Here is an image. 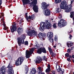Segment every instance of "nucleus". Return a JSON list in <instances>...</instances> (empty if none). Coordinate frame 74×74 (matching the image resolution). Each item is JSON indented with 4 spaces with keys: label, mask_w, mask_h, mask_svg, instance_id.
Segmentation results:
<instances>
[{
    "label": "nucleus",
    "mask_w": 74,
    "mask_h": 74,
    "mask_svg": "<svg viewBox=\"0 0 74 74\" xmlns=\"http://www.w3.org/2000/svg\"><path fill=\"white\" fill-rule=\"evenodd\" d=\"M52 25L51 23H49L48 21H47L46 23L42 22L40 23V27H39V30L41 32L44 30V28L46 29H49L52 27Z\"/></svg>",
    "instance_id": "1"
},
{
    "label": "nucleus",
    "mask_w": 74,
    "mask_h": 74,
    "mask_svg": "<svg viewBox=\"0 0 74 74\" xmlns=\"http://www.w3.org/2000/svg\"><path fill=\"white\" fill-rule=\"evenodd\" d=\"M49 4H47L45 2H42V8L45 12V16H49L51 14V11L48 9Z\"/></svg>",
    "instance_id": "2"
},
{
    "label": "nucleus",
    "mask_w": 74,
    "mask_h": 74,
    "mask_svg": "<svg viewBox=\"0 0 74 74\" xmlns=\"http://www.w3.org/2000/svg\"><path fill=\"white\" fill-rule=\"evenodd\" d=\"M40 47L39 46V45L38 44H36L35 46V47L32 48L29 51L28 50L27 51V50H26L25 54V57L26 59H28L30 57V55H31L33 53L35 49H38Z\"/></svg>",
    "instance_id": "3"
},
{
    "label": "nucleus",
    "mask_w": 74,
    "mask_h": 74,
    "mask_svg": "<svg viewBox=\"0 0 74 74\" xmlns=\"http://www.w3.org/2000/svg\"><path fill=\"white\" fill-rule=\"evenodd\" d=\"M26 37L25 34H23L21 36V37H18L17 38L18 44L19 47L21 46L22 44H24V40L25 39Z\"/></svg>",
    "instance_id": "4"
},
{
    "label": "nucleus",
    "mask_w": 74,
    "mask_h": 74,
    "mask_svg": "<svg viewBox=\"0 0 74 74\" xmlns=\"http://www.w3.org/2000/svg\"><path fill=\"white\" fill-rule=\"evenodd\" d=\"M25 60V58L23 57V56H21L19 57L18 58V59L15 62V65L16 66H18L21 65L22 64L24 60Z\"/></svg>",
    "instance_id": "5"
},
{
    "label": "nucleus",
    "mask_w": 74,
    "mask_h": 74,
    "mask_svg": "<svg viewBox=\"0 0 74 74\" xmlns=\"http://www.w3.org/2000/svg\"><path fill=\"white\" fill-rule=\"evenodd\" d=\"M37 3V0H34L31 3V4L33 5V7L32 9L35 12H38V7L36 5Z\"/></svg>",
    "instance_id": "6"
},
{
    "label": "nucleus",
    "mask_w": 74,
    "mask_h": 74,
    "mask_svg": "<svg viewBox=\"0 0 74 74\" xmlns=\"http://www.w3.org/2000/svg\"><path fill=\"white\" fill-rule=\"evenodd\" d=\"M67 23L65 20L62 19L60 20V21H58V26H59L60 25L61 27L65 26H66Z\"/></svg>",
    "instance_id": "7"
},
{
    "label": "nucleus",
    "mask_w": 74,
    "mask_h": 74,
    "mask_svg": "<svg viewBox=\"0 0 74 74\" xmlns=\"http://www.w3.org/2000/svg\"><path fill=\"white\" fill-rule=\"evenodd\" d=\"M29 30L27 32V34L28 36H30L31 37L33 36V34H34V36H37V32L35 31V30H32V29H31L30 30Z\"/></svg>",
    "instance_id": "8"
},
{
    "label": "nucleus",
    "mask_w": 74,
    "mask_h": 74,
    "mask_svg": "<svg viewBox=\"0 0 74 74\" xmlns=\"http://www.w3.org/2000/svg\"><path fill=\"white\" fill-rule=\"evenodd\" d=\"M10 63L7 68L9 69L8 70V73H9V74H14V70H13V68H12L11 66H10Z\"/></svg>",
    "instance_id": "9"
},
{
    "label": "nucleus",
    "mask_w": 74,
    "mask_h": 74,
    "mask_svg": "<svg viewBox=\"0 0 74 74\" xmlns=\"http://www.w3.org/2000/svg\"><path fill=\"white\" fill-rule=\"evenodd\" d=\"M16 26V24H14L10 26V29L11 30V32L12 33H14L15 31V32L16 31L17 27Z\"/></svg>",
    "instance_id": "10"
},
{
    "label": "nucleus",
    "mask_w": 74,
    "mask_h": 74,
    "mask_svg": "<svg viewBox=\"0 0 74 74\" xmlns=\"http://www.w3.org/2000/svg\"><path fill=\"white\" fill-rule=\"evenodd\" d=\"M57 66H58L59 67L58 69H57ZM56 69H57V71L58 72H60V71H61L60 72V73H61V74H63V73H64V70L62 69H62L60 68V66L59 65H56Z\"/></svg>",
    "instance_id": "11"
},
{
    "label": "nucleus",
    "mask_w": 74,
    "mask_h": 74,
    "mask_svg": "<svg viewBox=\"0 0 74 74\" xmlns=\"http://www.w3.org/2000/svg\"><path fill=\"white\" fill-rule=\"evenodd\" d=\"M46 36H47V34L44 33H40L38 34V36L40 38L44 39V38H46Z\"/></svg>",
    "instance_id": "12"
},
{
    "label": "nucleus",
    "mask_w": 74,
    "mask_h": 74,
    "mask_svg": "<svg viewBox=\"0 0 74 74\" xmlns=\"http://www.w3.org/2000/svg\"><path fill=\"white\" fill-rule=\"evenodd\" d=\"M5 68L4 66H2L1 69V71L0 72V74H5Z\"/></svg>",
    "instance_id": "13"
},
{
    "label": "nucleus",
    "mask_w": 74,
    "mask_h": 74,
    "mask_svg": "<svg viewBox=\"0 0 74 74\" xmlns=\"http://www.w3.org/2000/svg\"><path fill=\"white\" fill-rule=\"evenodd\" d=\"M65 2H66L65 1H62L60 4V8L61 9L64 10V4H65Z\"/></svg>",
    "instance_id": "14"
},
{
    "label": "nucleus",
    "mask_w": 74,
    "mask_h": 74,
    "mask_svg": "<svg viewBox=\"0 0 74 74\" xmlns=\"http://www.w3.org/2000/svg\"><path fill=\"white\" fill-rule=\"evenodd\" d=\"M47 36L48 39L49 38H53V33L52 32H49L47 33Z\"/></svg>",
    "instance_id": "15"
},
{
    "label": "nucleus",
    "mask_w": 74,
    "mask_h": 74,
    "mask_svg": "<svg viewBox=\"0 0 74 74\" xmlns=\"http://www.w3.org/2000/svg\"><path fill=\"white\" fill-rule=\"evenodd\" d=\"M41 61H42L41 58L40 57H38L36 59L35 63H40Z\"/></svg>",
    "instance_id": "16"
},
{
    "label": "nucleus",
    "mask_w": 74,
    "mask_h": 74,
    "mask_svg": "<svg viewBox=\"0 0 74 74\" xmlns=\"http://www.w3.org/2000/svg\"><path fill=\"white\" fill-rule=\"evenodd\" d=\"M22 2L23 3V5H25V4H29L30 1L29 0H22Z\"/></svg>",
    "instance_id": "17"
},
{
    "label": "nucleus",
    "mask_w": 74,
    "mask_h": 74,
    "mask_svg": "<svg viewBox=\"0 0 74 74\" xmlns=\"http://www.w3.org/2000/svg\"><path fill=\"white\" fill-rule=\"evenodd\" d=\"M37 73L36 69L34 68H32L30 72L31 74H35Z\"/></svg>",
    "instance_id": "18"
},
{
    "label": "nucleus",
    "mask_w": 74,
    "mask_h": 74,
    "mask_svg": "<svg viewBox=\"0 0 74 74\" xmlns=\"http://www.w3.org/2000/svg\"><path fill=\"white\" fill-rule=\"evenodd\" d=\"M22 28L21 27H19L17 29V32L19 35L21 34V33H22Z\"/></svg>",
    "instance_id": "19"
},
{
    "label": "nucleus",
    "mask_w": 74,
    "mask_h": 74,
    "mask_svg": "<svg viewBox=\"0 0 74 74\" xmlns=\"http://www.w3.org/2000/svg\"><path fill=\"white\" fill-rule=\"evenodd\" d=\"M68 47H71L73 45V43L70 41L66 43Z\"/></svg>",
    "instance_id": "20"
},
{
    "label": "nucleus",
    "mask_w": 74,
    "mask_h": 74,
    "mask_svg": "<svg viewBox=\"0 0 74 74\" xmlns=\"http://www.w3.org/2000/svg\"><path fill=\"white\" fill-rule=\"evenodd\" d=\"M40 48L42 51V52L44 53H47V50H46V49L45 47H40Z\"/></svg>",
    "instance_id": "21"
},
{
    "label": "nucleus",
    "mask_w": 74,
    "mask_h": 74,
    "mask_svg": "<svg viewBox=\"0 0 74 74\" xmlns=\"http://www.w3.org/2000/svg\"><path fill=\"white\" fill-rule=\"evenodd\" d=\"M37 53L38 54H41L42 53V51L41 48L38 49L36 51Z\"/></svg>",
    "instance_id": "22"
},
{
    "label": "nucleus",
    "mask_w": 74,
    "mask_h": 74,
    "mask_svg": "<svg viewBox=\"0 0 74 74\" xmlns=\"http://www.w3.org/2000/svg\"><path fill=\"white\" fill-rule=\"evenodd\" d=\"M32 19V20H33V18H32V16H29L28 17V16L27 17V18H26V20H27V22H30V20H29V19Z\"/></svg>",
    "instance_id": "23"
},
{
    "label": "nucleus",
    "mask_w": 74,
    "mask_h": 74,
    "mask_svg": "<svg viewBox=\"0 0 74 74\" xmlns=\"http://www.w3.org/2000/svg\"><path fill=\"white\" fill-rule=\"evenodd\" d=\"M64 5V9H68V7H69V6H68L67 4L66 3V2H65V4Z\"/></svg>",
    "instance_id": "24"
},
{
    "label": "nucleus",
    "mask_w": 74,
    "mask_h": 74,
    "mask_svg": "<svg viewBox=\"0 0 74 74\" xmlns=\"http://www.w3.org/2000/svg\"><path fill=\"white\" fill-rule=\"evenodd\" d=\"M62 1V0H55V3L56 4H58Z\"/></svg>",
    "instance_id": "25"
},
{
    "label": "nucleus",
    "mask_w": 74,
    "mask_h": 74,
    "mask_svg": "<svg viewBox=\"0 0 74 74\" xmlns=\"http://www.w3.org/2000/svg\"><path fill=\"white\" fill-rule=\"evenodd\" d=\"M61 9H60L59 8H58L56 10V13H57V14H58L61 11Z\"/></svg>",
    "instance_id": "26"
},
{
    "label": "nucleus",
    "mask_w": 74,
    "mask_h": 74,
    "mask_svg": "<svg viewBox=\"0 0 74 74\" xmlns=\"http://www.w3.org/2000/svg\"><path fill=\"white\" fill-rule=\"evenodd\" d=\"M48 50L51 55H52V52H53L52 51V49L50 47H49Z\"/></svg>",
    "instance_id": "27"
},
{
    "label": "nucleus",
    "mask_w": 74,
    "mask_h": 74,
    "mask_svg": "<svg viewBox=\"0 0 74 74\" xmlns=\"http://www.w3.org/2000/svg\"><path fill=\"white\" fill-rule=\"evenodd\" d=\"M1 16L0 15V18H1V17H2V16H3L2 19H3V21L4 20L3 19H4V17H4V13H1Z\"/></svg>",
    "instance_id": "28"
},
{
    "label": "nucleus",
    "mask_w": 74,
    "mask_h": 74,
    "mask_svg": "<svg viewBox=\"0 0 74 74\" xmlns=\"http://www.w3.org/2000/svg\"><path fill=\"white\" fill-rule=\"evenodd\" d=\"M49 41H50V42H53V38H49Z\"/></svg>",
    "instance_id": "29"
},
{
    "label": "nucleus",
    "mask_w": 74,
    "mask_h": 74,
    "mask_svg": "<svg viewBox=\"0 0 74 74\" xmlns=\"http://www.w3.org/2000/svg\"><path fill=\"white\" fill-rule=\"evenodd\" d=\"M51 55L52 57H55L56 56V53H54V52H52L51 54Z\"/></svg>",
    "instance_id": "30"
},
{
    "label": "nucleus",
    "mask_w": 74,
    "mask_h": 74,
    "mask_svg": "<svg viewBox=\"0 0 74 74\" xmlns=\"http://www.w3.org/2000/svg\"><path fill=\"white\" fill-rule=\"evenodd\" d=\"M25 71H26L25 72V74H27V73H28V72H29V68H28V67L26 68L25 69Z\"/></svg>",
    "instance_id": "31"
},
{
    "label": "nucleus",
    "mask_w": 74,
    "mask_h": 74,
    "mask_svg": "<svg viewBox=\"0 0 74 74\" xmlns=\"http://www.w3.org/2000/svg\"><path fill=\"white\" fill-rule=\"evenodd\" d=\"M48 69H47L46 70V73H47V72H48V71H50V70L51 69V68L50 67H47Z\"/></svg>",
    "instance_id": "32"
},
{
    "label": "nucleus",
    "mask_w": 74,
    "mask_h": 74,
    "mask_svg": "<svg viewBox=\"0 0 74 74\" xmlns=\"http://www.w3.org/2000/svg\"><path fill=\"white\" fill-rule=\"evenodd\" d=\"M71 8H69V9L66 10V12H70V11H71Z\"/></svg>",
    "instance_id": "33"
},
{
    "label": "nucleus",
    "mask_w": 74,
    "mask_h": 74,
    "mask_svg": "<svg viewBox=\"0 0 74 74\" xmlns=\"http://www.w3.org/2000/svg\"><path fill=\"white\" fill-rule=\"evenodd\" d=\"M43 59L44 60H45L46 61V62H47V57H45V56H44L43 57Z\"/></svg>",
    "instance_id": "34"
},
{
    "label": "nucleus",
    "mask_w": 74,
    "mask_h": 74,
    "mask_svg": "<svg viewBox=\"0 0 74 74\" xmlns=\"http://www.w3.org/2000/svg\"><path fill=\"white\" fill-rule=\"evenodd\" d=\"M58 38H57V37H56V36H55V38H54V40L55 41H56V42H57V41H58Z\"/></svg>",
    "instance_id": "35"
},
{
    "label": "nucleus",
    "mask_w": 74,
    "mask_h": 74,
    "mask_svg": "<svg viewBox=\"0 0 74 74\" xmlns=\"http://www.w3.org/2000/svg\"><path fill=\"white\" fill-rule=\"evenodd\" d=\"M53 26L54 29H56V23L54 24L53 25Z\"/></svg>",
    "instance_id": "36"
},
{
    "label": "nucleus",
    "mask_w": 74,
    "mask_h": 74,
    "mask_svg": "<svg viewBox=\"0 0 74 74\" xmlns=\"http://www.w3.org/2000/svg\"><path fill=\"white\" fill-rule=\"evenodd\" d=\"M25 45H28V41H25L24 43Z\"/></svg>",
    "instance_id": "37"
},
{
    "label": "nucleus",
    "mask_w": 74,
    "mask_h": 74,
    "mask_svg": "<svg viewBox=\"0 0 74 74\" xmlns=\"http://www.w3.org/2000/svg\"><path fill=\"white\" fill-rule=\"evenodd\" d=\"M65 56L66 57H67V58H68L69 56V53H66L65 54Z\"/></svg>",
    "instance_id": "38"
},
{
    "label": "nucleus",
    "mask_w": 74,
    "mask_h": 74,
    "mask_svg": "<svg viewBox=\"0 0 74 74\" xmlns=\"http://www.w3.org/2000/svg\"><path fill=\"white\" fill-rule=\"evenodd\" d=\"M67 52L68 53H70V52H71V49H68Z\"/></svg>",
    "instance_id": "39"
},
{
    "label": "nucleus",
    "mask_w": 74,
    "mask_h": 74,
    "mask_svg": "<svg viewBox=\"0 0 74 74\" xmlns=\"http://www.w3.org/2000/svg\"><path fill=\"white\" fill-rule=\"evenodd\" d=\"M42 71H39L38 72V74H42Z\"/></svg>",
    "instance_id": "40"
},
{
    "label": "nucleus",
    "mask_w": 74,
    "mask_h": 74,
    "mask_svg": "<svg viewBox=\"0 0 74 74\" xmlns=\"http://www.w3.org/2000/svg\"><path fill=\"white\" fill-rule=\"evenodd\" d=\"M3 25V26L5 27V29L6 30H7V28L5 27V23H4Z\"/></svg>",
    "instance_id": "41"
},
{
    "label": "nucleus",
    "mask_w": 74,
    "mask_h": 74,
    "mask_svg": "<svg viewBox=\"0 0 74 74\" xmlns=\"http://www.w3.org/2000/svg\"><path fill=\"white\" fill-rule=\"evenodd\" d=\"M2 3H3V1L2 0H0V6L1 5Z\"/></svg>",
    "instance_id": "42"
},
{
    "label": "nucleus",
    "mask_w": 74,
    "mask_h": 74,
    "mask_svg": "<svg viewBox=\"0 0 74 74\" xmlns=\"http://www.w3.org/2000/svg\"><path fill=\"white\" fill-rule=\"evenodd\" d=\"M67 60L68 62H71V60H70V58H67Z\"/></svg>",
    "instance_id": "43"
},
{
    "label": "nucleus",
    "mask_w": 74,
    "mask_h": 74,
    "mask_svg": "<svg viewBox=\"0 0 74 74\" xmlns=\"http://www.w3.org/2000/svg\"><path fill=\"white\" fill-rule=\"evenodd\" d=\"M25 18H27V17L28 16H27V13H25Z\"/></svg>",
    "instance_id": "44"
},
{
    "label": "nucleus",
    "mask_w": 74,
    "mask_h": 74,
    "mask_svg": "<svg viewBox=\"0 0 74 74\" xmlns=\"http://www.w3.org/2000/svg\"><path fill=\"white\" fill-rule=\"evenodd\" d=\"M38 69L39 70V71H42V70H41V67H39L38 68Z\"/></svg>",
    "instance_id": "45"
},
{
    "label": "nucleus",
    "mask_w": 74,
    "mask_h": 74,
    "mask_svg": "<svg viewBox=\"0 0 74 74\" xmlns=\"http://www.w3.org/2000/svg\"><path fill=\"white\" fill-rule=\"evenodd\" d=\"M74 0H71V4H73V3H74Z\"/></svg>",
    "instance_id": "46"
},
{
    "label": "nucleus",
    "mask_w": 74,
    "mask_h": 74,
    "mask_svg": "<svg viewBox=\"0 0 74 74\" xmlns=\"http://www.w3.org/2000/svg\"><path fill=\"white\" fill-rule=\"evenodd\" d=\"M31 17H32V18H33H33H34V14L32 15L31 16Z\"/></svg>",
    "instance_id": "47"
},
{
    "label": "nucleus",
    "mask_w": 74,
    "mask_h": 74,
    "mask_svg": "<svg viewBox=\"0 0 74 74\" xmlns=\"http://www.w3.org/2000/svg\"><path fill=\"white\" fill-rule=\"evenodd\" d=\"M52 74H55V71H52Z\"/></svg>",
    "instance_id": "48"
},
{
    "label": "nucleus",
    "mask_w": 74,
    "mask_h": 74,
    "mask_svg": "<svg viewBox=\"0 0 74 74\" xmlns=\"http://www.w3.org/2000/svg\"><path fill=\"white\" fill-rule=\"evenodd\" d=\"M69 58H70H70H72V56H71V55H69Z\"/></svg>",
    "instance_id": "49"
},
{
    "label": "nucleus",
    "mask_w": 74,
    "mask_h": 74,
    "mask_svg": "<svg viewBox=\"0 0 74 74\" xmlns=\"http://www.w3.org/2000/svg\"><path fill=\"white\" fill-rule=\"evenodd\" d=\"M21 21L23 22V18H22L21 19V20H20Z\"/></svg>",
    "instance_id": "50"
},
{
    "label": "nucleus",
    "mask_w": 74,
    "mask_h": 74,
    "mask_svg": "<svg viewBox=\"0 0 74 74\" xmlns=\"http://www.w3.org/2000/svg\"><path fill=\"white\" fill-rule=\"evenodd\" d=\"M58 45H59L60 46H61V45H62V44L60 43H59L58 44Z\"/></svg>",
    "instance_id": "51"
},
{
    "label": "nucleus",
    "mask_w": 74,
    "mask_h": 74,
    "mask_svg": "<svg viewBox=\"0 0 74 74\" xmlns=\"http://www.w3.org/2000/svg\"><path fill=\"white\" fill-rule=\"evenodd\" d=\"M22 22H23L20 20V23H19V24H21Z\"/></svg>",
    "instance_id": "52"
},
{
    "label": "nucleus",
    "mask_w": 74,
    "mask_h": 74,
    "mask_svg": "<svg viewBox=\"0 0 74 74\" xmlns=\"http://www.w3.org/2000/svg\"><path fill=\"white\" fill-rule=\"evenodd\" d=\"M47 73V74H49V73H50V72H49V71H48V72H46Z\"/></svg>",
    "instance_id": "53"
},
{
    "label": "nucleus",
    "mask_w": 74,
    "mask_h": 74,
    "mask_svg": "<svg viewBox=\"0 0 74 74\" xmlns=\"http://www.w3.org/2000/svg\"><path fill=\"white\" fill-rule=\"evenodd\" d=\"M74 49V47H72L71 48V50H73Z\"/></svg>",
    "instance_id": "54"
},
{
    "label": "nucleus",
    "mask_w": 74,
    "mask_h": 74,
    "mask_svg": "<svg viewBox=\"0 0 74 74\" xmlns=\"http://www.w3.org/2000/svg\"><path fill=\"white\" fill-rule=\"evenodd\" d=\"M50 67V64H48L47 65V67Z\"/></svg>",
    "instance_id": "55"
},
{
    "label": "nucleus",
    "mask_w": 74,
    "mask_h": 74,
    "mask_svg": "<svg viewBox=\"0 0 74 74\" xmlns=\"http://www.w3.org/2000/svg\"><path fill=\"white\" fill-rule=\"evenodd\" d=\"M69 37H72V35H71V34H70L69 35Z\"/></svg>",
    "instance_id": "56"
},
{
    "label": "nucleus",
    "mask_w": 74,
    "mask_h": 74,
    "mask_svg": "<svg viewBox=\"0 0 74 74\" xmlns=\"http://www.w3.org/2000/svg\"><path fill=\"white\" fill-rule=\"evenodd\" d=\"M72 37H70V36L69 37V38L70 39V40H71V38Z\"/></svg>",
    "instance_id": "57"
},
{
    "label": "nucleus",
    "mask_w": 74,
    "mask_h": 74,
    "mask_svg": "<svg viewBox=\"0 0 74 74\" xmlns=\"http://www.w3.org/2000/svg\"><path fill=\"white\" fill-rule=\"evenodd\" d=\"M72 57L73 58H74V55H73L72 56Z\"/></svg>",
    "instance_id": "58"
},
{
    "label": "nucleus",
    "mask_w": 74,
    "mask_h": 74,
    "mask_svg": "<svg viewBox=\"0 0 74 74\" xmlns=\"http://www.w3.org/2000/svg\"><path fill=\"white\" fill-rule=\"evenodd\" d=\"M53 47H54V48H56V45H54V46H53Z\"/></svg>",
    "instance_id": "59"
},
{
    "label": "nucleus",
    "mask_w": 74,
    "mask_h": 74,
    "mask_svg": "<svg viewBox=\"0 0 74 74\" xmlns=\"http://www.w3.org/2000/svg\"><path fill=\"white\" fill-rule=\"evenodd\" d=\"M72 61H73V63H74V60L73 59L72 60Z\"/></svg>",
    "instance_id": "60"
},
{
    "label": "nucleus",
    "mask_w": 74,
    "mask_h": 74,
    "mask_svg": "<svg viewBox=\"0 0 74 74\" xmlns=\"http://www.w3.org/2000/svg\"><path fill=\"white\" fill-rule=\"evenodd\" d=\"M73 21H74V17H73Z\"/></svg>",
    "instance_id": "61"
},
{
    "label": "nucleus",
    "mask_w": 74,
    "mask_h": 74,
    "mask_svg": "<svg viewBox=\"0 0 74 74\" xmlns=\"http://www.w3.org/2000/svg\"><path fill=\"white\" fill-rule=\"evenodd\" d=\"M2 7H3V6H0V8H2Z\"/></svg>",
    "instance_id": "62"
},
{
    "label": "nucleus",
    "mask_w": 74,
    "mask_h": 74,
    "mask_svg": "<svg viewBox=\"0 0 74 74\" xmlns=\"http://www.w3.org/2000/svg\"><path fill=\"white\" fill-rule=\"evenodd\" d=\"M42 74H45V73H42Z\"/></svg>",
    "instance_id": "63"
},
{
    "label": "nucleus",
    "mask_w": 74,
    "mask_h": 74,
    "mask_svg": "<svg viewBox=\"0 0 74 74\" xmlns=\"http://www.w3.org/2000/svg\"><path fill=\"white\" fill-rule=\"evenodd\" d=\"M73 24H74V20H73Z\"/></svg>",
    "instance_id": "64"
}]
</instances>
